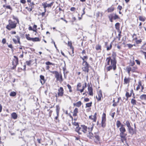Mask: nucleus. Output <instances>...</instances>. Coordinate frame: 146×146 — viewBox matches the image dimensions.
<instances>
[{
	"mask_svg": "<svg viewBox=\"0 0 146 146\" xmlns=\"http://www.w3.org/2000/svg\"><path fill=\"white\" fill-rule=\"evenodd\" d=\"M127 45L129 48H131L133 46V45L129 44H127Z\"/></svg>",
	"mask_w": 146,
	"mask_h": 146,
	"instance_id": "680f3d73",
	"label": "nucleus"
},
{
	"mask_svg": "<svg viewBox=\"0 0 146 146\" xmlns=\"http://www.w3.org/2000/svg\"><path fill=\"white\" fill-rule=\"evenodd\" d=\"M126 68L127 71H131V68L130 66L127 67Z\"/></svg>",
	"mask_w": 146,
	"mask_h": 146,
	"instance_id": "3c124183",
	"label": "nucleus"
},
{
	"mask_svg": "<svg viewBox=\"0 0 146 146\" xmlns=\"http://www.w3.org/2000/svg\"><path fill=\"white\" fill-rule=\"evenodd\" d=\"M56 112L57 114V116L55 117L56 119H57L58 117L59 116V112L60 110V108L58 105H56Z\"/></svg>",
	"mask_w": 146,
	"mask_h": 146,
	"instance_id": "ddd939ff",
	"label": "nucleus"
},
{
	"mask_svg": "<svg viewBox=\"0 0 146 146\" xmlns=\"http://www.w3.org/2000/svg\"><path fill=\"white\" fill-rule=\"evenodd\" d=\"M15 37L17 38V40L18 43L19 44H20L21 42L20 41V38L18 36H16Z\"/></svg>",
	"mask_w": 146,
	"mask_h": 146,
	"instance_id": "a18cd8bd",
	"label": "nucleus"
},
{
	"mask_svg": "<svg viewBox=\"0 0 146 146\" xmlns=\"http://www.w3.org/2000/svg\"><path fill=\"white\" fill-rule=\"evenodd\" d=\"M140 98L141 100H146V95L143 94L140 96Z\"/></svg>",
	"mask_w": 146,
	"mask_h": 146,
	"instance_id": "bb28decb",
	"label": "nucleus"
},
{
	"mask_svg": "<svg viewBox=\"0 0 146 146\" xmlns=\"http://www.w3.org/2000/svg\"><path fill=\"white\" fill-rule=\"evenodd\" d=\"M141 42H142V40L141 39H140L139 40H137L135 41V42L137 44H140V43H141Z\"/></svg>",
	"mask_w": 146,
	"mask_h": 146,
	"instance_id": "37998d69",
	"label": "nucleus"
},
{
	"mask_svg": "<svg viewBox=\"0 0 146 146\" xmlns=\"http://www.w3.org/2000/svg\"><path fill=\"white\" fill-rule=\"evenodd\" d=\"M122 124L119 121L117 120V121L116 122V126L117 128H119L120 126H121Z\"/></svg>",
	"mask_w": 146,
	"mask_h": 146,
	"instance_id": "473e14b6",
	"label": "nucleus"
},
{
	"mask_svg": "<svg viewBox=\"0 0 146 146\" xmlns=\"http://www.w3.org/2000/svg\"><path fill=\"white\" fill-rule=\"evenodd\" d=\"M87 86V83L86 82H85L84 83V85H83L82 87V89L80 90V92L82 93L84 91V89L86 88Z\"/></svg>",
	"mask_w": 146,
	"mask_h": 146,
	"instance_id": "cd10ccee",
	"label": "nucleus"
},
{
	"mask_svg": "<svg viewBox=\"0 0 146 146\" xmlns=\"http://www.w3.org/2000/svg\"><path fill=\"white\" fill-rule=\"evenodd\" d=\"M128 130L129 133L131 135L135 133V130L133 129V128L131 127L128 128Z\"/></svg>",
	"mask_w": 146,
	"mask_h": 146,
	"instance_id": "4468645a",
	"label": "nucleus"
},
{
	"mask_svg": "<svg viewBox=\"0 0 146 146\" xmlns=\"http://www.w3.org/2000/svg\"><path fill=\"white\" fill-rule=\"evenodd\" d=\"M6 8L10 9L11 10H12V8L11 7V6L10 5L7 6H6Z\"/></svg>",
	"mask_w": 146,
	"mask_h": 146,
	"instance_id": "774afa93",
	"label": "nucleus"
},
{
	"mask_svg": "<svg viewBox=\"0 0 146 146\" xmlns=\"http://www.w3.org/2000/svg\"><path fill=\"white\" fill-rule=\"evenodd\" d=\"M140 52L141 53H142V54H143V55L145 56V59H146V52H144V51H143L142 50H141L140 51Z\"/></svg>",
	"mask_w": 146,
	"mask_h": 146,
	"instance_id": "49530a36",
	"label": "nucleus"
},
{
	"mask_svg": "<svg viewBox=\"0 0 146 146\" xmlns=\"http://www.w3.org/2000/svg\"><path fill=\"white\" fill-rule=\"evenodd\" d=\"M94 137L98 141H99L100 137L99 136L96 135Z\"/></svg>",
	"mask_w": 146,
	"mask_h": 146,
	"instance_id": "bf43d9fd",
	"label": "nucleus"
},
{
	"mask_svg": "<svg viewBox=\"0 0 146 146\" xmlns=\"http://www.w3.org/2000/svg\"><path fill=\"white\" fill-rule=\"evenodd\" d=\"M119 18L118 16L116 14H115L114 16L113 15V19L114 20L119 19Z\"/></svg>",
	"mask_w": 146,
	"mask_h": 146,
	"instance_id": "8fccbe9b",
	"label": "nucleus"
},
{
	"mask_svg": "<svg viewBox=\"0 0 146 146\" xmlns=\"http://www.w3.org/2000/svg\"><path fill=\"white\" fill-rule=\"evenodd\" d=\"M92 127H88V134L87 135V136L88 137H89L90 139H92L93 138V134L91 132V131L92 130Z\"/></svg>",
	"mask_w": 146,
	"mask_h": 146,
	"instance_id": "1a4fd4ad",
	"label": "nucleus"
},
{
	"mask_svg": "<svg viewBox=\"0 0 146 146\" xmlns=\"http://www.w3.org/2000/svg\"><path fill=\"white\" fill-rule=\"evenodd\" d=\"M26 63L28 65H29L31 63V61L30 60L29 61H27L26 62Z\"/></svg>",
	"mask_w": 146,
	"mask_h": 146,
	"instance_id": "338daca9",
	"label": "nucleus"
},
{
	"mask_svg": "<svg viewBox=\"0 0 146 146\" xmlns=\"http://www.w3.org/2000/svg\"><path fill=\"white\" fill-rule=\"evenodd\" d=\"M88 89L89 92L88 94L90 96H92L93 95V88L92 86H90L89 84Z\"/></svg>",
	"mask_w": 146,
	"mask_h": 146,
	"instance_id": "9b49d317",
	"label": "nucleus"
},
{
	"mask_svg": "<svg viewBox=\"0 0 146 146\" xmlns=\"http://www.w3.org/2000/svg\"><path fill=\"white\" fill-rule=\"evenodd\" d=\"M114 7H111L109 8L108 9V13H111L113 12L114 10Z\"/></svg>",
	"mask_w": 146,
	"mask_h": 146,
	"instance_id": "5701e85b",
	"label": "nucleus"
},
{
	"mask_svg": "<svg viewBox=\"0 0 146 146\" xmlns=\"http://www.w3.org/2000/svg\"><path fill=\"white\" fill-rule=\"evenodd\" d=\"M125 96L126 97L128 98H129L131 96V95L129 94V93L128 92H126V94H125Z\"/></svg>",
	"mask_w": 146,
	"mask_h": 146,
	"instance_id": "de8ad7c7",
	"label": "nucleus"
},
{
	"mask_svg": "<svg viewBox=\"0 0 146 146\" xmlns=\"http://www.w3.org/2000/svg\"><path fill=\"white\" fill-rule=\"evenodd\" d=\"M67 86L68 89H69V92H72V88L71 86L69 84H68L67 85Z\"/></svg>",
	"mask_w": 146,
	"mask_h": 146,
	"instance_id": "58836bf2",
	"label": "nucleus"
},
{
	"mask_svg": "<svg viewBox=\"0 0 146 146\" xmlns=\"http://www.w3.org/2000/svg\"><path fill=\"white\" fill-rule=\"evenodd\" d=\"M96 113H95L94 115H91L90 116L89 118L90 119L93 120L94 121H96Z\"/></svg>",
	"mask_w": 146,
	"mask_h": 146,
	"instance_id": "a211bd4d",
	"label": "nucleus"
},
{
	"mask_svg": "<svg viewBox=\"0 0 146 146\" xmlns=\"http://www.w3.org/2000/svg\"><path fill=\"white\" fill-rule=\"evenodd\" d=\"M58 92L57 95L56 94L55 96L56 97V99L58 98V97H62L64 94V89L62 87H60L58 90Z\"/></svg>",
	"mask_w": 146,
	"mask_h": 146,
	"instance_id": "20e7f679",
	"label": "nucleus"
},
{
	"mask_svg": "<svg viewBox=\"0 0 146 146\" xmlns=\"http://www.w3.org/2000/svg\"><path fill=\"white\" fill-rule=\"evenodd\" d=\"M53 2L52 1L49 4H48L47 2L42 3V5L43 6L44 8H46L47 7H50L52 6Z\"/></svg>",
	"mask_w": 146,
	"mask_h": 146,
	"instance_id": "9d476101",
	"label": "nucleus"
},
{
	"mask_svg": "<svg viewBox=\"0 0 146 146\" xmlns=\"http://www.w3.org/2000/svg\"><path fill=\"white\" fill-rule=\"evenodd\" d=\"M68 46L70 47V48H73V47L72 46V43L71 42H70L69 41H68Z\"/></svg>",
	"mask_w": 146,
	"mask_h": 146,
	"instance_id": "c03bdc74",
	"label": "nucleus"
},
{
	"mask_svg": "<svg viewBox=\"0 0 146 146\" xmlns=\"http://www.w3.org/2000/svg\"><path fill=\"white\" fill-rule=\"evenodd\" d=\"M81 131L84 133H86L87 132V130L88 129V128L84 125H81Z\"/></svg>",
	"mask_w": 146,
	"mask_h": 146,
	"instance_id": "6e6552de",
	"label": "nucleus"
},
{
	"mask_svg": "<svg viewBox=\"0 0 146 146\" xmlns=\"http://www.w3.org/2000/svg\"><path fill=\"white\" fill-rule=\"evenodd\" d=\"M137 69V68L136 67H133L131 68V72H135L136 70Z\"/></svg>",
	"mask_w": 146,
	"mask_h": 146,
	"instance_id": "6e6d98bb",
	"label": "nucleus"
},
{
	"mask_svg": "<svg viewBox=\"0 0 146 146\" xmlns=\"http://www.w3.org/2000/svg\"><path fill=\"white\" fill-rule=\"evenodd\" d=\"M100 91H99L98 93V95L96 96V98L98 101H99L100 100Z\"/></svg>",
	"mask_w": 146,
	"mask_h": 146,
	"instance_id": "4be33fe9",
	"label": "nucleus"
},
{
	"mask_svg": "<svg viewBox=\"0 0 146 146\" xmlns=\"http://www.w3.org/2000/svg\"><path fill=\"white\" fill-rule=\"evenodd\" d=\"M29 35H30L29 34H26L25 35V37L28 40L31 41L32 38L30 37H29Z\"/></svg>",
	"mask_w": 146,
	"mask_h": 146,
	"instance_id": "7c9ffc66",
	"label": "nucleus"
},
{
	"mask_svg": "<svg viewBox=\"0 0 146 146\" xmlns=\"http://www.w3.org/2000/svg\"><path fill=\"white\" fill-rule=\"evenodd\" d=\"M2 42L3 44H5V43L6 42V39L5 38H3L2 39Z\"/></svg>",
	"mask_w": 146,
	"mask_h": 146,
	"instance_id": "0e129e2a",
	"label": "nucleus"
},
{
	"mask_svg": "<svg viewBox=\"0 0 146 146\" xmlns=\"http://www.w3.org/2000/svg\"><path fill=\"white\" fill-rule=\"evenodd\" d=\"M29 30L30 31H33L34 32H36V33H37V32L36 31V29H32V27L31 26H30L29 27Z\"/></svg>",
	"mask_w": 146,
	"mask_h": 146,
	"instance_id": "4c0bfd02",
	"label": "nucleus"
},
{
	"mask_svg": "<svg viewBox=\"0 0 146 146\" xmlns=\"http://www.w3.org/2000/svg\"><path fill=\"white\" fill-rule=\"evenodd\" d=\"M9 24L6 26V28L8 30L10 31L12 29L16 28L17 23L15 21H13L9 19L8 21Z\"/></svg>",
	"mask_w": 146,
	"mask_h": 146,
	"instance_id": "f03ea898",
	"label": "nucleus"
},
{
	"mask_svg": "<svg viewBox=\"0 0 146 146\" xmlns=\"http://www.w3.org/2000/svg\"><path fill=\"white\" fill-rule=\"evenodd\" d=\"M106 114L104 113L102 115V126L103 127H105L106 125Z\"/></svg>",
	"mask_w": 146,
	"mask_h": 146,
	"instance_id": "39448f33",
	"label": "nucleus"
},
{
	"mask_svg": "<svg viewBox=\"0 0 146 146\" xmlns=\"http://www.w3.org/2000/svg\"><path fill=\"white\" fill-rule=\"evenodd\" d=\"M100 13L99 11H98L96 13V15L97 17H98L99 16Z\"/></svg>",
	"mask_w": 146,
	"mask_h": 146,
	"instance_id": "13d9d810",
	"label": "nucleus"
},
{
	"mask_svg": "<svg viewBox=\"0 0 146 146\" xmlns=\"http://www.w3.org/2000/svg\"><path fill=\"white\" fill-rule=\"evenodd\" d=\"M82 65L83 67L82 68V70L85 72L88 73L89 71V68L90 65L87 62L82 63Z\"/></svg>",
	"mask_w": 146,
	"mask_h": 146,
	"instance_id": "7ed1b4c3",
	"label": "nucleus"
},
{
	"mask_svg": "<svg viewBox=\"0 0 146 146\" xmlns=\"http://www.w3.org/2000/svg\"><path fill=\"white\" fill-rule=\"evenodd\" d=\"M127 134L124 133H120V136L121 138V141L123 142L124 140H125L126 139V136Z\"/></svg>",
	"mask_w": 146,
	"mask_h": 146,
	"instance_id": "f8f14e48",
	"label": "nucleus"
},
{
	"mask_svg": "<svg viewBox=\"0 0 146 146\" xmlns=\"http://www.w3.org/2000/svg\"><path fill=\"white\" fill-rule=\"evenodd\" d=\"M81 126L80 127L79 125L77 126L75 129V131H76L79 134H81V133L79 132V131L81 130Z\"/></svg>",
	"mask_w": 146,
	"mask_h": 146,
	"instance_id": "aec40b11",
	"label": "nucleus"
},
{
	"mask_svg": "<svg viewBox=\"0 0 146 146\" xmlns=\"http://www.w3.org/2000/svg\"><path fill=\"white\" fill-rule=\"evenodd\" d=\"M78 109L76 108L73 111V115L74 116H77V113H78Z\"/></svg>",
	"mask_w": 146,
	"mask_h": 146,
	"instance_id": "b1692460",
	"label": "nucleus"
},
{
	"mask_svg": "<svg viewBox=\"0 0 146 146\" xmlns=\"http://www.w3.org/2000/svg\"><path fill=\"white\" fill-rule=\"evenodd\" d=\"M106 60L107 62V64L110 65V66H111L113 68L114 70L116 69V61L114 58L111 59L110 58H107Z\"/></svg>",
	"mask_w": 146,
	"mask_h": 146,
	"instance_id": "f257e3e1",
	"label": "nucleus"
},
{
	"mask_svg": "<svg viewBox=\"0 0 146 146\" xmlns=\"http://www.w3.org/2000/svg\"><path fill=\"white\" fill-rule=\"evenodd\" d=\"M130 78H127L125 77L124 80V84H127L129 83L130 81Z\"/></svg>",
	"mask_w": 146,
	"mask_h": 146,
	"instance_id": "6ab92c4d",
	"label": "nucleus"
},
{
	"mask_svg": "<svg viewBox=\"0 0 146 146\" xmlns=\"http://www.w3.org/2000/svg\"><path fill=\"white\" fill-rule=\"evenodd\" d=\"M72 124L75 126H78L79 125L78 123L76 122H72Z\"/></svg>",
	"mask_w": 146,
	"mask_h": 146,
	"instance_id": "4d7b16f0",
	"label": "nucleus"
},
{
	"mask_svg": "<svg viewBox=\"0 0 146 146\" xmlns=\"http://www.w3.org/2000/svg\"><path fill=\"white\" fill-rule=\"evenodd\" d=\"M108 17L110 21L111 22H112L113 21V14H110L108 15Z\"/></svg>",
	"mask_w": 146,
	"mask_h": 146,
	"instance_id": "412c9836",
	"label": "nucleus"
},
{
	"mask_svg": "<svg viewBox=\"0 0 146 146\" xmlns=\"http://www.w3.org/2000/svg\"><path fill=\"white\" fill-rule=\"evenodd\" d=\"M50 72L53 74H55V76H56V75L58 73V72L56 71H50Z\"/></svg>",
	"mask_w": 146,
	"mask_h": 146,
	"instance_id": "09e8293b",
	"label": "nucleus"
},
{
	"mask_svg": "<svg viewBox=\"0 0 146 146\" xmlns=\"http://www.w3.org/2000/svg\"><path fill=\"white\" fill-rule=\"evenodd\" d=\"M115 112H114L110 114V115H111V117H112V118H114V115H115Z\"/></svg>",
	"mask_w": 146,
	"mask_h": 146,
	"instance_id": "052dcab7",
	"label": "nucleus"
},
{
	"mask_svg": "<svg viewBox=\"0 0 146 146\" xmlns=\"http://www.w3.org/2000/svg\"><path fill=\"white\" fill-rule=\"evenodd\" d=\"M124 125L122 124L121 125V127L119 128V131L120 133H125L126 131V130L125 128L123 127Z\"/></svg>",
	"mask_w": 146,
	"mask_h": 146,
	"instance_id": "dca6fc26",
	"label": "nucleus"
},
{
	"mask_svg": "<svg viewBox=\"0 0 146 146\" xmlns=\"http://www.w3.org/2000/svg\"><path fill=\"white\" fill-rule=\"evenodd\" d=\"M81 84L80 83H78L77 86V88L76 90L77 91H79L80 92V90H81V89H79V88L81 87Z\"/></svg>",
	"mask_w": 146,
	"mask_h": 146,
	"instance_id": "2f4dec72",
	"label": "nucleus"
},
{
	"mask_svg": "<svg viewBox=\"0 0 146 146\" xmlns=\"http://www.w3.org/2000/svg\"><path fill=\"white\" fill-rule=\"evenodd\" d=\"M111 47H112V45L111 44H110L109 46H107V50H110V49H111Z\"/></svg>",
	"mask_w": 146,
	"mask_h": 146,
	"instance_id": "5fc2aeb1",
	"label": "nucleus"
},
{
	"mask_svg": "<svg viewBox=\"0 0 146 146\" xmlns=\"http://www.w3.org/2000/svg\"><path fill=\"white\" fill-rule=\"evenodd\" d=\"M125 124L127 126L128 128L131 127L130 125V123L128 120L126 121Z\"/></svg>",
	"mask_w": 146,
	"mask_h": 146,
	"instance_id": "c756f323",
	"label": "nucleus"
},
{
	"mask_svg": "<svg viewBox=\"0 0 146 146\" xmlns=\"http://www.w3.org/2000/svg\"><path fill=\"white\" fill-rule=\"evenodd\" d=\"M117 8L120 11L121 10V9H122V7L121 6L119 5L118 6Z\"/></svg>",
	"mask_w": 146,
	"mask_h": 146,
	"instance_id": "69168bd1",
	"label": "nucleus"
},
{
	"mask_svg": "<svg viewBox=\"0 0 146 146\" xmlns=\"http://www.w3.org/2000/svg\"><path fill=\"white\" fill-rule=\"evenodd\" d=\"M17 93L15 92H11L10 94V96H11L14 97L16 96Z\"/></svg>",
	"mask_w": 146,
	"mask_h": 146,
	"instance_id": "72a5a7b5",
	"label": "nucleus"
},
{
	"mask_svg": "<svg viewBox=\"0 0 146 146\" xmlns=\"http://www.w3.org/2000/svg\"><path fill=\"white\" fill-rule=\"evenodd\" d=\"M18 115L15 112H13L11 114V117L12 118L14 119H16L17 118Z\"/></svg>",
	"mask_w": 146,
	"mask_h": 146,
	"instance_id": "f3484780",
	"label": "nucleus"
},
{
	"mask_svg": "<svg viewBox=\"0 0 146 146\" xmlns=\"http://www.w3.org/2000/svg\"><path fill=\"white\" fill-rule=\"evenodd\" d=\"M96 49L97 51L100 50V46L99 44L97 45L96 47Z\"/></svg>",
	"mask_w": 146,
	"mask_h": 146,
	"instance_id": "79ce46f5",
	"label": "nucleus"
},
{
	"mask_svg": "<svg viewBox=\"0 0 146 146\" xmlns=\"http://www.w3.org/2000/svg\"><path fill=\"white\" fill-rule=\"evenodd\" d=\"M113 69V68L111 66H109L107 68V69L108 71H110V70Z\"/></svg>",
	"mask_w": 146,
	"mask_h": 146,
	"instance_id": "603ef678",
	"label": "nucleus"
},
{
	"mask_svg": "<svg viewBox=\"0 0 146 146\" xmlns=\"http://www.w3.org/2000/svg\"><path fill=\"white\" fill-rule=\"evenodd\" d=\"M119 26L120 24L119 23H116L115 25V27L116 29L117 30H119L120 28Z\"/></svg>",
	"mask_w": 146,
	"mask_h": 146,
	"instance_id": "c9c22d12",
	"label": "nucleus"
},
{
	"mask_svg": "<svg viewBox=\"0 0 146 146\" xmlns=\"http://www.w3.org/2000/svg\"><path fill=\"white\" fill-rule=\"evenodd\" d=\"M13 19L17 21V23H19V21L18 19V18L17 17H15L14 15H13Z\"/></svg>",
	"mask_w": 146,
	"mask_h": 146,
	"instance_id": "a19ab883",
	"label": "nucleus"
},
{
	"mask_svg": "<svg viewBox=\"0 0 146 146\" xmlns=\"http://www.w3.org/2000/svg\"><path fill=\"white\" fill-rule=\"evenodd\" d=\"M31 41L34 42L40 41V39L38 38L35 37V38H32Z\"/></svg>",
	"mask_w": 146,
	"mask_h": 146,
	"instance_id": "a878e982",
	"label": "nucleus"
},
{
	"mask_svg": "<svg viewBox=\"0 0 146 146\" xmlns=\"http://www.w3.org/2000/svg\"><path fill=\"white\" fill-rule=\"evenodd\" d=\"M40 82L42 84H43L45 82V80L44 76L40 75Z\"/></svg>",
	"mask_w": 146,
	"mask_h": 146,
	"instance_id": "2eb2a0df",
	"label": "nucleus"
},
{
	"mask_svg": "<svg viewBox=\"0 0 146 146\" xmlns=\"http://www.w3.org/2000/svg\"><path fill=\"white\" fill-rule=\"evenodd\" d=\"M45 64L46 65H54V64L51 63L49 61H48L47 62H46L45 63Z\"/></svg>",
	"mask_w": 146,
	"mask_h": 146,
	"instance_id": "864d4df0",
	"label": "nucleus"
},
{
	"mask_svg": "<svg viewBox=\"0 0 146 146\" xmlns=\"http://www.w3.org/2000/svg\"><path fill=\"white\" fill-rule=\"evenodd\" d=\"M55 77L57 81H59L60 82L63 81L62 76L61 74H60L58 73L56 76H55Z\"/></svg>",
	"mask_w": 146,
	"mask_h": 146,
	"instance_id": "0eeeda50",
	"label": "nucleus"
},
{
	"mask_svg": "<svg viewBox=\"0 0 146 146\" xmlns=\"http://www.w3.org/2000/svg\"><path fill=\"white\" fill-rule=\"evenodd\" d=\"M139 19L140 21L144 22L145 21V17H143L141 16L139 17Z\"/></svg>",
	"mask_w": 146,
	"mask_h": 146,
	"instance_id": "c85d7f7f",
	"label": "nucleus"
},
{
	"mask_svg": "<svg viewBox=\"0 0 146 146\" xmlns=\"http://www.w3.org/2000/svg\"><path fill=\"white\" fill-rule=\"evenodd\" d=\"M83 60V62L82 63H84L85 62H86V60H85V59H88V56H84L83 57H80Z\"/></svg>",
	"mask_w": 146,
	"mask_h": 146,
	"instance_id": "393cba45",
	"label": "nucleus"
},
{
	"mask_svg": "<svg viewBox=\"0 0 146 146\" xmlns=\"http://www.w3.org/2000/svg\"><path fill=\"white\" fill-rule=\"evenodd\" d=\"M82 104V102L80 101H79L76 103V106L78 107H80Z\"/></svg>",
	"mask_w": 146,
	"mask_h": 146,
	"instance_id": "e433bc0d",
	"label": "nucleus"
},
{
	"mask_svg": "<svg viewBox=\"0 0 146 146\" xmlns=\"http://www.w3.org/2000/svg\"><path fill=\"white\" fill-rule=\"evenodd\" d=\"M14 57L15 59H13V60L12 62V64L13 66V69L15 68L17 65L18 64V59L17 56H14Z\"/></svg>",
	"mask_w": 146,
	"mask_h": 146,
	"instance_id": "423d86ee",
	"label": "nucleus"
},
{
	"mask_svg": "<svg viewBox=\"0 0 146 146\" xmlns=\"http://www.w3.org/2000/svg\"><path fill=\"white\" fill-rule=\"evenodd\" d=\"M131 103L133 105H136V101L133 99H132L131 100Z\"/></svg>",
	"mask_w": 146,
	"mask_h": 146,
	"instance_id": "f704fd0d",
	"label": "nucleus"
},
{
	"mask_svg": "<svg viewBox=\"0 0 146 146\" xmlns=\"http://www.w3.org/2000/svg\"><path fill=\"white\" fill-rule=\"evenodd\" d=\"M92 102L90 103H86V108H87V107H91L92 106Z\"/></svg>",
	"mask_w": 146,
	"mask_h": 146,
	"instance_id": "ea45409f",
	"label": "nucleus"
},
{
	"mask_svg": "<svg viewBox=\"0 0 146 146\" xmlns=\"http://www.w3.org/2000/svg\"><path fill=\"white\" fill-rule=\"evenodd\" d=\"M135 64V62H134L133 61L132 62H131H131L130 63V65L133 66Z\"/></svg>",
	"mask_w": 146,
	"mask_h": 146,
	"instance_id": "e2e57ef3",
	"label": "nucleus"
}]
</instances>
